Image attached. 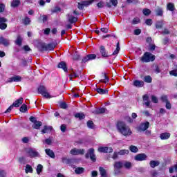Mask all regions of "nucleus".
Here are the masks:
<instances>
[{"label":"nucleus","instance_id":"8fccbe9b","mask_svg":"<svg viewBox=\"0 0 177 177\" xmlns=\"http://www.w3.org/2000/svg\"><path fill=\"white\" fill-rule=\"evenodd\" d=\"M18 161L20 164H26V158L21 156L19 158Z\"/></svg>","mask_w":177,"mask_h":177},{"label":"nucleus","instance_id":"5fc2aeb1","mask_svg":"<svg viewBox=\"0 0 177 177\" xmlns=\"http://www.w3.org/2000/svg\"><path fill=\"white\" fill-rule=\"evenodd\" d=\"M160 99H161L162 102H163L164 103H167V102H169L168 96H167V95H162Z\"/></svg>","mask_w":177,"mask_h":177},{"label":"nucleus","instance_id":"2f4dec72","mask_svg":"<svg viewBox=\"0 0 177 177\" xmlns=\"http://www.w3.org/2000/svg\"><path fill=\"white\" fill-rule=\"evenodd\" d=\"M123 167L126 168V169H131L132 168V163L131 162H123Z\"/></svg>","mask_w":177,"mask_h":177},{"label":"nucleus","instance_id":"3c124183","mask_svg":"<svg viewBox=\"0 0 177 177\" xmlns=\"http://www.w3.org/2000/svg\"><path fill=\"white\" fill-rule=\"evenodd\" d=\"M52 13H57V12H60V7L56 6L52 10Z\"/></svg>","mask_w":177,"mask_h":177},{"label":"nucleus","instance_id":"20e7f679","mask_svg":"<svg viewBox=\"0 0 177 177\" xmlns=\"http://www.w3.org/2000/svg\"><path fill=\"white\" fill-rule=\"evenodd\" d=\"M124 167V162L115 161L113 163L114 173L115 175H118L121 172L120 169Z\"/></svg>","mask_w":177,"mask_h":177},{"label":"nucleus","instance_id":"13d9d810","mask_svg":"<svg viewBox=\"0 0 177 177\" xmlns=\"http://www.w3.org/2000/svg\"><path fill=\"white\" fill-rule=\"evenodd\" d=\"M166 109L167 110H171V109L172 108V105H171V102H169V101H168L167 102H166V106H165Z\"/></svg>","mask_w":177,"mask_h":177},{"label":"nucleus","instance_id":"a19ab883","mask_svg":"<svg viewBox=\"0 0 177 177\" xmlns=\"http://www.w3.org/2000/svg\"><path fill=\"white\" fill-rule=\"evenodd\" d=\"M120 156H125V154H129V150L128 149H122L118 152Z\"/></svg>","mask_w":177,"mask_h":177},{"label":"nucleus","instance_id":"ddd939ff","mask_svg":"<svg viewBox=\"0 0 177 177\" xmlns=\"http://www.w3.org/2000/svg\"><path fill=\"white\" fill-rule=\"evenodd\" d=\"M8 21L5 17H0V30H6V27H8V24H5Z\"/></svg>","mask_w":177,"mask_h":177},{"label":"nucleus","instance_id":"58836bf2","mask_svg":"<svg viewBox=\"0 0 177 177\" xmlns=\"http://www.w3.org/2000/svg\"><path fill=\"white\" fill-rule=\"evenodd\" d=\"M129 150L131 153H138V151H139V149L135 145H131L129 147Z\"/></svg>","mask_w":177,"mask_h":177},{"label":"nucleus","instance_id":"49530a36","mask_svg":"<svg viewBox=\"0 0 177 177\" xmlns=\"http://www.w3.org/2000/svg\"><path fill=\"white\" fill-rule=\"evenodd\" d=\"M30 23H31V19L28 18V17H26L25 19H24V24H25V26H28Z\"/></svg>","mask_w":177,"mask_h":177},{"label":"nucleus","instance_id":"e2e57ef3","mask_svg":"<svg viewBox=\"0 0 177 177\" xmlns=\"http://www.w3.org/2000/svg\"><path fill=\"white\" fill-rule=\"evenodd\" d=\"M22 140V143H28V142H30V139L28 138V137H24L21 139Z\"/></svg>","mask_w":177,"mask_h":177},{"label":"nucleus","instance_id":"6ab92c4d","mask_svg":"<svg viewBox=\"0 0 177 177\" xmlns=\"http://www.w3.org/2000/svg\"><path fill=\"white\" fill-rule=\"evenodd\" d=\"M100 52L102 57H109V55L107 54V52L106 51V48L103 46H101L100 47Z\"/></svg>","mask_w":177,"mask_h":177},{"label":"nucleus","instance_id":"864d4df0","mask_svg":"<svg viewBox=\"0 0 177 177\" xmlns=\"http://www.w3.org/2000/svg\"><path fill=\"white\" fill-rule=\"evenodd\" d=\"M60 129L62 132L64 133L67 131V126L66 124H62L60 127Z\"/></svg>","mask_w":177,"mask_h":177},{"label":"nucleus","instance_id":"c756f323","mask_svg":"<svg viewBox=\"0 0 177 177\" xmlns=\"http://www.w3.org/2000/svg\"><path fill=\"white\" fill-rule=\"evenodd\" d=\"M95 91L97 93H100V95H107V93H109V91L100 88H97Z\"/></svg>","mask_w":177,"mask_h":177},{"label":"nucleus","instance_id":"338daca9","mask_svg":"<svg viewBox=\"0 0 177 177\" xmlns=\"http://www.w3.org/2000/svg\"><path fill=\"white\" fill-rule=\"evenodd\" d=\"M97 8H104V2L103 1H100L97 4Z\"/></svg>","mask_w":177,"mask_h":177},{"label":"nucleus","instance_id":"a878e982","mask_svg":"<svg viewBox=\"0 0 177 177\" xmlns=\"http://www.w3.org/2000/svg\"><path fill=\"white\" fill-rule=\"evenodd\" d=\"M149 165H150L151 168H156V167H158V165H160V161L151 160L149 162Z\"/></svg>","mask_w":177,"mask_h":177},{"label":"nucleus","instance_id":"cd10ccee","mask_svg":"<svg viewBox=\"0 0 177 177\" xmlns=\"http://www.w3.org/2000/svg\"><path fill=\"white\" fill-rule=\"evenodd\" d=\"M16 45H18V46H21L23 44V37L21 36L18 35L17 37V39L15 40Z\"/></svg>","mask_w":177,"mask_h":177},{"label":"nucleus","instance_id":"f257e3e1","mask_svg":"<svg viewBox=\"0 0 177 177\" xmlns=\"http://www.w3.org/2000/svg\"><path fill=\"white\" fill-rule=\"evenodd\" d=\"M117 129L118 132H120V133H121L122 135H123V136H125L126 138L132 135V130L131 129V127H129L123 122H118Z\"/></svg>","mask_w":177,"mask_h":177},{"label":"nucleus","instance_id":"4be33fe9","mask_svg":"<svg viewBox=\"0 0 177 177\" xmlns=\"http://www.w3.org/2000/svg\"><path fill=\"white\" fill-rule=\"evenodd\" d=\"M20 104H23V97H20L19 99L17 100L13 104V107H20Z\"/></svg>","mask_w":177,"mask_h":177},{"label":"nucleus","instance_id":"603ef678","mask_svg":"<svg viewBox=\"0 0 177 177\" xmlns=\"http://www.w3.org/2000/svg\"><path fill=\"white\" fill-rule=\"evenodd\" d=\"M87 127H88V128H90L91 129H93V122L91 121V120L88 121Z\"/></svg>","mask_w":177,"mask_h":177},{"label":"nucleus","instance_id":"72a5a7b5","mask_svg":"<svg viewBox=\"0 0 177 177\" xmlns=\"http://www.w3.org/2000/svg\"><path fill=\"white\" fill-rule=\"evenodd\" d=\"M84 171H85L84 167H77L75 169V172L77 174V175H81V174H84Z\"/></svg>","mask_w":177,"mask_h":177},{"label":"nucleus","instance_id":"1a4fd4ad","mask_svg":"<svg viewBox=\"0 0 177 177\" xmlns=\"http://www.w3.org/2000/svg\"><path fill=\"white\" fill-rule=\"evenodd\" d=\"M37 48L39 52H46V43L39 41Z\"/></svg>","mask_w":177,"mask_h":177},{"label":"nucleus","instance_id":"dca6fc26","mask_svg":"<svg viewBox=\"0 0 177 177\" xmlns=\"http://www.w3.org/2000/svg\"><path fill=\"white\" fill-rule=\"evenodd\" d=\"M20 81H21V77L19 75H15L9 78L7 82H20Z\"/></svg>","mask_w":177,"mask_h":177},{"label":"nucleus","instance_id":"4c0bfd02","mask_svg":"<svg viewBox=\"0 0 177 177\" xmlns=\"http://www.w3.org/2000/svg\"><path fill=\"white\" fill-rule=\"evenodd\" d=\"M75 118H79V120H84L85 118V115L83 113H77L75 115Z\"/></svg>","mask_w":177,"mask_h":177},{"label":"nucleus","instance_id":"ea45409f","mask_svg":"<svg viewBox=\"0 0 177 177\" xmlns=\"http://www.w3.org/2000/svg\"><path fill=\"white\" fill-rule=\"evenodd\" d=\"M162 26H164V21H158L156 24V28H162Z\"/></svg>","mask_w":177,"mask_h":177},{"label":"nucleus","instance_id":"bb28decb","mask_svg":"<svg viewBox=\"0 0 177 177\" xmlns=\"http://www.w3.org/2000/svg\"><path fill=\"white\" fill-rule=\"evenodd\" d=\"M0 44L4 45V46H9L10 45L9 40L3 37H0Z\"/></svg>","mask_w":177,"mask_h":177},{"label":"nucleus","instance_id":"5701e85b","mask_svg":"<svg viewBox=\"0 0 177 177\" xmlns=\"http://www.w3.org/2000/svg\"><path fill=\"white\" fill-rule=\"evenodd\" d=\"M160 138L162 140H167V139H169L171 138V133H161Z\"/></svg>","mask_w":177,"mask_h":177},{"label":"nucleus","instance_id":"bf43d9fd","mask_svg":"<svg viewBox=\"0 0 177 177\" xmlns=\"http://www.w3.org/2000/svg\"><path fill=\"white\" fill-rule=\"evenodd\" d=\"M151 101L153 103H158V99L157 98V97H156L154 95H151Z\"/></svg>","mask_w":177,"mask_h":177},{"label":"nucleus","instance_id":"2eb2a0df","mask_svg":"<svg viewBox=\"0 0 177 177\" xmlns=\"http://www.w3.org/2000/svg\"><path fill=\"white\" fill-rule=\"evenodd\" d=\"M67 17H68V21L71 23V24H73V23H77V21H78V19L73 16V15L71 14H68Z\"/></svg>","mask_w":177,"mask_h":177},{"label":"nucleus","instance_id":"393cba45","mask_svg":"<svg viewBox=\"0 0 177 177\" xmlns=\"http://www.w3.org/2000/svg\"><path fill=\"white\" fill-rule=\"evenodd\" d=\"M53 128L52 126H44V129L41 130L42 133H48V132H50Z\"/></svg>","mask_w":177,"mask_h":177},{"label":"nucleus","instance_id":"f03ea898","mask_svg":"<svg viewBox=\"0 0 177 177\" xmlns=\"http://www.w3.org/2000/svg\"><path fill=\"white\" fill-rule=\"evenodd\" d=\"M25 153L27 154L28 157L30 158H37V157H41L39 152L37 151V149L34 148H26L25 149Z\"/></svg>","mask_w":177,"mask_h":177},{"label":"nucleus","instance_id":"9b49d317","mask_svg":"<svg viewBox=\"0 0 177 177\" xmlns=\"http://www.w3.org/2000/svg\"><path fill=\"white\" fill-rule=\"evenodd\" d=\"M97 150L99 153H113V148L110 147H100Z\"/></svg>","mask_w":177,"mask_h":177},{"label":"nucleus","instance_id":"7ed1b4c3","mask_svg":"<svg viewBox=\"0 0 177 177\" xmlns=\"http://www.w3.org/2000/svg\"><path fill=\"white\" fill-rule=\"evenodd\" d=\"M141 62L142 63H149L150 62H154L156 60V55L153 54L146 52L142 57L140 58Z\"/></svg>","mask_w":177,"mask_h":177},{"label":"nucleus","instance_id":"09e8293b","mask_svg":"<svg viewBox=\"0 0 177 177\" xmlns=\"http://www.w3.org/2000/svg\"><path fill=\"white\" fill-rule=\"evenodd\" d=\"M150 175L151 177H157L158 176V172L156 170H153L151 171Z\"/></svg>","mask_w":177,"mask_h":177},{"label":"nucleus","instance_id":"f8f14e48","mask_svg":"<svg viewBox=\"0 0 177 177\" xmlns=\"http://www.w3.org/2000/svg\"><path fill=\"white\" fill-rule=\"evenodd\" d=\"M95 59H96V55L90 54L84 57L82 62V63H86L87 62H91V60H95Z\"/></svg>","mask_w":177,"mask_h":177},{"label":"nucleus","instance_id":"a211bd4d","mask_svg":"<svg viewBox=\"0 0 177 177\" xmlns=\"http://www.w3.org/2000/svg\"><path fill=\"white\" fill-rule=\"evenodd\" d=\"M93 113H94V114H104V113H107V109L106 108L96 109Z\"/></svg>","mask_w":177,"mask_h":177},{"label":"nucleus","instance_id":"a18cd8bd","mask_svg":"<svg viewBox=\"0 0 177 177\" xmlns=\"http://www.w3.org/2000/svg\"><path fill=\"white\" fill-rule=\"evenodd\" d=\"M110 81V79H109V77L106 75V74H104V79L100 80V82H104V84H107Z\"/></svg>","mask_w":177,"mask_h":177},{"label":"nucleus","instance_id":"c9c22d12","mask_svg":"<svg viewBox=\"0 0 177 177\" xmlns=\"http://www.w3.org/2000/svg\"><path fill=\"white\" fill-rule=\"evenodd\" d=\"M42 169H44V166H42V165L41 164H39L36 169L37 175L41 174V172H42Z\"/></svg>","mask_w":177,"mask_h":177},{"label":"nucleus","instance_id":"0eeeda50","mask_svg":"<svg viewBox=\"0 0 177 177\" xmlns=\"http://www.w3.org/2000/svg\"><path fill=\"white\" fill-rule=\"evenodd\" d=\"M149 127H150V122H142L140 124V126L137 128L138 132H145L149 129Z\"/></svg>","mask_w":177,"mask_h":177},{"label":"nucleus","instance_id":"052dcab7","mask_svg":"<svg viewBox=\"0 0 177 177\" xmlns=\"http://www.w3.org/2000/svg\"><path fill=\"white\" fill-rule=\"evenodd\" d=\"M118 155H120V153H118V152H114L112 156L113 160H117V158H118Z\"/></svg>","mask_w":177,"mask_h":177},{"label":"nucleus","instance_id":"473e14b6","mask_svg":"<svg viewBox=\"0 0 177 177\" xmlns=\"http://www.w3.org/2000/svg\"><path fill=\"white\" fill-rule=\"evenodd\" d=\"M167 8L170 12H174V10H175V4H174V3H169L167 5Z\"/></svg>","mask_w":177,"mask_h":177},{"label":"nucleus","instance_id":"37998d69","mask_svg":"<svg viewBox=\"0 0 177 177\" xmlns=\"http://www.w3.org/2000/svg\"><path fill=\"white\" fill-rule=\"evenodd\" d=\"M142 13L145 16H149L151 13V11L148 8H145L142 10Z\"/></svg>","mask_w":177,"mask_h":177},{"label":"nucleus","instance_id":"e433bc0d","mask_svg":"<svg viewBox=\"0 0 177 177\" xmlns=\"http://www.w3.org/2000/svg\"><path fill=\"white\" fill-rule=\"evenodd\" d=\"M120 49L121 48H120V42H118L116 44V49L113 51L112 55L113 56H115V55L120 53Z\"/></svg>","mask_w":177,"mask_h":177},{"label":"nucleus","instance_id":"c85d7f7f","mask_svg":"<svg viewBox=\"0 0 177 177\" xmlns=\"http://www.w3.org/2000/svg\"><path fill=\"white\" fill-rule=\"evenodd\" d=\"M58 68H62V70H64V71H67V65H66V62H61L58 66H57Z\"/></svg>","mask_w":177,"mask_h":177},{"label":"nucleus","instance_id":"423d86ee","mask_svg":"<svg viewBox=\"0 0 177 177\" xmlns=\"http://www.w3.org/2000/svg\"><path fill=\"white\" fill-rule=\"evenodd\" d=\"M86 158H91V161L95 162L96 161V156L95 155V149L91 148L87 151V153L85 155Z\"/></svg>","mask_w":177,"mask_h":177},{"label":"nucleus","instance_id":"c03bdc74","mask_svg":"<svg viewBox=\"0 0 177 177\" xmlns=\"http://www.w3.org/2000/svg\"><path fill=\"white\" fill-rule=\"evenodd\" d=\"M19 110L21 113H26L27 111V105L26 104H22Z\"/></svg>","mask_w":177,"mask_h":177},{"label":"nucleus","instance_id":"69168bd1","mask_svg":"<svg viewBox=\"0 0 177 177\" xmlns=\"http://www.w3.org/2000/svg\"><path fill=\"white\" fill-rule=\"evenodd\" d=\"M170 75H174V77H177V71L173 70L169 72Z\"/></svg>","mask_w":177,"mask_h":177},{"label":"nucleus","instance_id":"6e6552de","mask_svg":"<svg viewBox=\"0 0 177 177\" xmlns=\"http://www.w3.org/2000/svg\"><path fill=\"white\" fill-rule=\"evenodd\" d=\"M136 161H146L147 160V155L146 153H139L134 157Z\"/></svg>","mask_w":177,"mask_h":177},{"label":"nucleus","instance_id":"39448f33","mask_svg":"<svg viewBox=\"0 0 177 177\" xmlns=\"http://www.w3.org/2000/svg\"><path fill=\"white\" fill-rule=\"evenodd\" d=\"M38 91L39 93H41V95H42V96H44L46 99H52V97H53V96L50 95V94L48 93V91H46V88H45V86H41L40 87H39Z\"/></svg>","mask_w":177,"mask_h":177},{"label":"nucleus","instance_id":"4468645a","mask_svg":"<svg viewBox=\"0 0 177 177\" xmlns=\"http://www.w3.org/2000/svg\"><path fill=\"white\" fill-rule=\"evenodd\" d=\"M133 85L136 88H143V86H145V82L142 80H134L133 82Z\"/></svg>","mask_w":177,"mask_h":177},{"label":"nucleus","instance_id":"6e6d98bb","mask_svg":"<svg viewBox=\"0 0 177 177\" xmlns=\"http://www.w3.org/2000/svg\"><path fill=\"white\" fill-rule=\"evenodd\" d=\"M156 15H157V16H162V9L158 8L156 10Z\"/></svg>","mask_w":177,"mask_h":177},{"label":"nucleus","instance_id":"774afa93","mask_svg":"<svg viewBox=\"0 0 177 177\" xmlns=\"http://www.w3.org/2000/svg\"><path fill=\"white\" fill-rule=\"evenodd\" d=\"M82 2L83 3V6L86 7L89 6V5H91L89 1H83Z\"/></svg>","mask_w":177,"mask_h":177},{"label":"nucleus","instance_id":"f3484780","mask_svg":"<svg viewBox=\"0 0 177 177\" xmlns=\"http://www.w3.org/2000/svg\"><path fill=\"white\" fill-rule=\"evenodd\" d=\"M55 48H56V44L55 43H50L46 45V52L50 51V50H54Z\"/></svg>","mask_w":177,"mask_h":177},{"label":"nucleus","instance_id":"9d476101","mask_svg":"<svg viewBox=\"0 0 177 177\" xmlns=\"http://www.w3.org/2000/svg\"><path fill=\"white\" fill-rule=\"evenodd\" d=\"M70 153L72 156L83 155L85 153V150L74 148L71 150Z\"/></svg>","mask_w":177,"mask_h":177},{"label":"nucleus","instance_id":"412c9836","mask_svg":"<svg viewBox=\"0 0 177 177\" xmlns=\"http://www.w3.org/2000/svg\"><path fill=\"white\" fill-rule=\"evenodd\" d=\"M21 4V1L20 0H13L10 3V6L11 8H18Z\"/></svg>","mask_w":177,"mask_h":177},{"label":"nucleus","instance_id":"b1692460","mask_svg":"<svg viewBox=\"0 0 177 177\" xmlns=\"http://www.w3.org/2000/svg\"><path fill=\"white\" fill-rule=\"evenodd\" d=\"M99 171H100L101 177H107V171H106V169H104L102 167H100Z\"/></svg>","mask_w":177,"mask_h":177},{"label":"nucleus","instance_id":"0e129e2a","mask_svg":"<svg viewBox=\"0 0 177 177\" xmlns=\"http://www.w3.org/2000/svg\"><path fill=\"white\" fill-rule=\"evenodd\" d=\"M59 107L61 109H67L68 106L67 104L65 103V102H62L60 104H59Z\"/></svg>","mask_w":177,"mask_h":177},{"label":"nucleus","instance_id":"4d7b16f0","mask_svg":"<svg viewBox=\"0 0 177 177\" xmlns=\"http://www.w3.org/2000/svg\"><path fill=\"white\" fill-rule=\"evenodd\" d=\"M145 24H147V26H151V24H153V20H151V19H146Z\"/></svg>","mask_w":177,"mask_h":177},{"label":"nucleus","instance_id":"680f3d73","mask_svg":"<svg viewBox=\"0 0 177 177\" xmlns=\"http://www.w3.org/2000/svg\"><path fill=\"white\" fill-rule=\"evenodd\" d=\"M45 142L46 145H52V140L50 138H47L45 140H43V143Z\"/></svg>","mask_w":177,"mask_h":177},{"label":"nucleus","instance_id":"79ce46f5","mask_svg":"<svg viewBox=\"0 0 177 177\" xmlns=\"http://www.w3.org/2000/svg\"><path fill=\"white\" fill-rule=\"evenodd\" d=\"M25 171L26 174H28V172H30V174H32V167L30 165H26Z\"/></svg>","mask_w":177,"mask_h":177},{"label":"nucleus","instance_id":"f704fd0d","mask_svg":"<svg viewBox=\"0 0 177 177\" xmlns=\"http://www.w3.org/2000/svg\"><path fill=\"white\" fill-rule=\"evenodd\" d=\"M143 80L145 82H147V84H151L153 81V78H151V76L150 75L145 76Z\"/></svg>","mask_w":177,"mask_h":177},{"label":"nucleus","instance_id":"aec40b11","mask_svg":"<svg viewBox=\"0 0 177 177\" xmlns=\"http://www.w3.org/2000/svg\"><path fill=\"white\" fill-rule=\"evenodd\" d=\"M45 151H46V154H47V156H48V157H50V158H55V152H53V151L52 149H46Z\"/></svg>","mask_w":177,"mask_h":177},{"label":"nucleus","instance_id":"7c9ffc66","mask_svg":"<svg viewBox=\"0 0 177 177\" xmlns=\"http://www.w3.org/2000/svg\"><path fill=\"white\" fill-rule=\"evenodd\" d=\"M41 127H42V122H41V121L35 122L32 124V128H34V129H39V128H41Z\"/></svg>","mask_w":177,"mask_h":177},{"label":"nucleus","instance_id":"de8ad7c7","mask_svg":"<svg viewBox=\"0 0 177 177\" xmlns=\"http://www.w3.org/2000/svg\"><path fill=\"white\" fill-rule=\"evenodd\" d=\"M138 23H140V19L138 17H136L132 21V24H138Z\"/></svg>","mask_w":177,"mask_h":177}]
</instances>
